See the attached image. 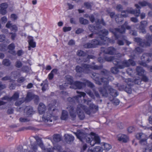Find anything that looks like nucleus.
<instances>
[{
	"instance_id": "nucleus-1",
	"label": "nucleus",
	"mask_w": 152,
	"mask_h": 152,
	"mask_svg": "<svg viewBox=\"0 0 152 152\" xmlns=\"http://www.w3.org/2000/svg\"><path fill=\"white\" fill-rule=\"evenodd\" d=\"M96 25L97 26L96 27L91 25H89V28L93 33L97 34L99 37L97 38V39L92 41L91 42V43H88L85 44L84 46L85 48H95L97 45L105 44L109 41V38L106 37L108 34V31L105 29L102 30L100 29L101 28L100 26H101L102 25H105V23L103 20H98V21H96Z\"/></svg>"
},
{
	"instance_id": "nucleus-2",
	"label": "nucleus",
	"mask_w": 152,
	"mask_h": 152,
	"mask_svg": "<svg viewBox=\"0 0 152 152\" xmlns=\"http://www.w3.org/2000/svg\"><path fill=\"white\" fill-rule=\"evenodd\" d=\"M81 102L83 104L84 103L85 104H87L89 106L88 108H86L85 106L81 104L77 105L76 110L74 109L73 107L68 106L67 108L69 111L70 115L72 118L75 117L77 114L79 118L82 120L85 117L84 111L89 115L91 113L94 112L98 109L97 107L92 104L90 101L84 99L83 101H81Z\"/></svg>"
},
{
	"instance_id": "nucleus-3",
	"label": "nucleus",
	"mask_w": 152,
	"mask_h": 152,
	"mask_svg": "<svg viewBox=\"0 0 152 152\" xmlns=\"http://www.w3.org/2000/svg\"><path fill=\"white\" fill-rule=\"evenodd\" d=\"M77 137L82 142L86 141L87 143H90L92 146L95 143H99L100 142L99 136L94 133L91 132V134L86 135L82 132L81 131H77L75 133Z\"/></svg>"
},
{
	"instance_id": "nucleus-4",
	"label": "nucleus",
	"mask_w": 152,
	"mask_h": 152,
	"mask_svg": "<svg viewBox=\"0 0 152 152\" xmlns=\"http://www.w3.org/2000/svg\"><path fill=\"white\" fill-rule=\"evenodd\" d=\"M110 77L111 78L110 79H107L105 78L101 79L102 82L105 83L106 85L103 89L102 90L100 89L99 91L103 96H107L108 93H109L113 96L116 97L118 95L116 91L112 89L111 86L107 85L108 81L110 80L111 81L113 79V78L112 77Z\"/></svg>"
},
{
	"instance_id": "nucleus-5",
	"label": "nucleus",
	"mask_w": 152,
	"mask_h": 152,
	"mask_svg": "<svg viewBox=\"0 0 152 152\" xmlns=\"http://www.w3.org/2000/svg\"><path fill=\"white\" fill-rule=\"evenodd\" d=\"M105 60L107 61H112L114 64L117 65V67L120 69H123L129 66V64L132 66H134L135 64V62L132 59H129L128 61L122 62L119 61L118 59L114 58L112 56L106 57Z\"/></svg>"
},
{
	"instance_id": "nucleus-6",
	"label": "nucleus",
	"mask_w": 152,
	"mask_h": 152,
	"mask_svg": "<svg viewBox=\"0 0 152 152\" xmlns=\"http://www.w3.org/2000/svg\"><path fill=\"white\" fill-rule=\"evenodd\" d=\"M137 138L140 140V142L142 145H145V147L143 150V152H152V143L148 144L146 140L147 137L142 133H137L136 135Z\"/></svg>"
},
{
	"instance_id": "nucleus-7",
	"label": "nucleus",
	"mask_w": 152,
	"mask_h": 152,
	"mask_svg": "<svg viewBox=\"0 0 152 152\" xmlns=\"http://www.w3.org/2000/svg\"><path fill=\"white\" fill-rule=\"evenodd\" d=\"M66 80L67 83V84L70 85L69 87L70 88L75 89L77 88L80 89L82 87L83 84V83L78 81L74 83L72 79V77L70 76H67L66 77ZM66 84V83H65L64 85V87L63 86H59L60 88L61 89H63L64 88H66V86H67Z\"/></svg>"
},
{
	"instance_id": "nucleus-8",
	"label": "nucleus",
	"mask_w": 152,
	"mask_h": 152,
	"mask_svg": "<svg viewBox=\"0 0 152 152\" xmlns=\"http://www.w3.org/2000/svg\"><path fill=\"white\" fill-rule=\"evenodd\" d=\"M99 69V67L96 65L91 66L84 64L82 65V67L77 66L76 70L77 72H83L85 73H88L91 69Z\"/></svg>"
},
{
	"instance_id": "nucleus-9",
	"label": "nucleus",
	"mask_w": 152,
	"mask_h": 152,
	"mask_svg": "<svg viewBox=\"0 0 152 152\" xmlns=\"http://www.w3.org/2000/svg\"><path fill=\"white\" fill-rule=\"evenodd\" d=\"M136 70L138 75L142 76V77L141 79L139 78L135 79L134 83L135 84H140L141 80L145 82L147 81L148 80V78L145 76L143 75L144 72V70L141 67H137Z\"/></svg>"
},
{
	"instance_id": "nucleus-10",
	"label": "nucleus",
	"mask_w": 152,
	"mask_h": 152,
	"mask_svg": "<svg viewBox=\"0 0 152 152\" xmlns=\"http://www.w3.org/2000/svg\"><path fill=\"white\" fill-rule=\"evenodd\" d=\"M129 13L134 14L136 16H138L140 13V11L138 10V11H135L131 8L126 11H122L121 12V15L122 16L126 17L128 15Z\"/></svg>"
},
{
	"instance_id": "nucleus-11",
	"label": "nucleus",
	"mask_w": 152,
	"mask_h": 152,
	"mask_svg": "<svg viewBox=\"0 0 152 152\" xmlns=\"http://www.w3.org/2000/svg\"><path fill=\"white\" fill-rule=\"evenodd\" d=\"M148 42L145 43H144L142 42L141 41V39L139 38H135L134 39V41L137 42L138 43V45L140 46L143 47L145 46H149L150 45V44L148 42H150L152 43V36L151 37H149L148 38Z\"/></svg>"
},
{
	"instance_id": "nucleus-12",
	"label": "nucleus",
	"mask_w": 152,
	"mask_h": 152,
	"mask_svg": "<svg viewBox=\"0 0 152 152\" xmlns=\"http://www.w3.org/2000/svg\"><path fill=\"white\" fill-rule=\"evenodd\" d=\"M127 23L126 22L124 24L121 26V29L116 28L115 29V32L113 31L116 37H117L116 35L118 33H122L124 32L125 28L127 29L130 28V27L129 26H127Z\"/></svg>"
},
{
	"instance_id": "nucleus-13",
	"label": "nucleus",
	"mask_w": 152,
	"mask_h": 152,
	"mask_svg": "<svg viewBox=\"0 0 152 152\" xmlns=\"http://www.w3.org/2000/svg\"><path fill=\"white\" fill-rule=\"evenodd\" d=\"M77 93L78 94L77 96L74 97L73 98H68V100L69 102H72L74 101L75 102H80L79 99L81 98V96H83V97L86 95L85 93L83 92H78L77 91Z\"/></svg>"
},
{
	"instance_id": "nucleus-14",
	"label": "nucleus",
	"mask_w": 152,
	"mask_h": 152,
	"mask_svg": "<svg viewBox=\"0 0 152 152\" xmlns=\"http://www.w3.org/2000/svg\"><path fill=\"white\" fill-rule=\"evenodd\" d=\"M53 118L54 117L52 116V115L49 112H46L43 115L42 119L43 121L45 122H51L52 121Z\"/></svg>"
},
{
	"instance_id": "nucleus-15",
	"label": "nucleus",
	"mask_w": 152,
	"mask_h": 152,
	"mask_svg": "<svg viewBox=\"0 0 152 152\" xmlns=\"http://www.w3.org/2000/svg\"><path fill=\"white\" fill-rule=\"evenodd\" d=\"M117 139L119 141L124 142H126L129 140L128 137L125 134H119L117 136Z\"/></svg>"
},
{
	"instance_id": "nucleus-16",
	"label": "nucleus",
	"mask_w": 152,
	"mask_h": 152,
	"mask_svg": "<svg viewBox=\"0 0 152 152\" xmlns=\"http://www.w3.org/2000/svg\"><path fill=\"white\" fill-rule=\"evenodd\" d=\"M33 99H35L37 101L39 98L37 96L31 93H28L26 99V102H28Z\"/></svg>"
},
{
	"instance_id": "nucleus-17",
	"label": "nucleus",
	"mask_w": 152,
	"mask_h": 152,
	"mask_svg": "<svg viewBox=\"0 0 152 152\" xmlns=\"http://www.w3.org/2000/svg\"><path fill=\"white\" fill-rule=\"evenodd\" d=\"M8 5L6 3H3L0 5V13L4 15L7 13L6 9L8 7Z\"/></svg>"
},
{
	"instance_id": "nucleus-18",
	"label": "nucleus",
	"mask_w": 152,
	"mask_h": 152,
	"mask_svg": "<svg viewBox=\"0 0 152 152\" xmlns=\"http://www.w3.org/2000/svg\"><path fill=\"white\" fill-rule=\"evenodd\" d=\"M19 97V94L18 93H15L13 96L11 97L10 98H9L7 96H5L3 98V99H5L9 101H12L13 100H15Z\"/></svg>"
},
{
	"instance_id": "nucleus-19",
	"label": "nucleus",
	"mask_w": 152,
	"mask_h": 152,
	"mask_svg": "<svg viewBox=\"0 0 152 152\" xmlns=\"http://www.w3.org/2000/svg\"><path fill=\"white\" fill-rule=\"evenodd\" d=\"M6 27L7 28H10V29L13 31L16 32L17 31V27L15 25H12V24L10 23V21H8L7 23Z\"/></svg>"
},
{
	"instance_id": "nucleus-20",
	"label": "nucleus",
	"mask_w": 152,
	"mask_h": 152,
	"mask_svg": "<svg viewBox=\"0 0 152 152\" xmlns=\"http://www.w3.org/2000/svg\"><path fill=\"white\" fill-rule=\"evenodd\" d=\"M24 111L26 115L28 116L33 114L34 113L32 108L30 106L27 107Z\"/></svg>"
},
{
	"instance_id": "nucleus-21",
	"label": "nucleus",
	"mask_w": 152,
	"mask_h": 152,
	"mask_svg": "<svg viewBox=\"0 0 152 152\" xmlns=\"http://www.w3.org/2000/svg\"><path fill=\"white\" fill-rule=\"evenodd\" d=\"M141 25L140 27V30L141 32L144 33L145 31V28L146 27L147 25V22L146 21H142L141 22Z\"/></svg>"
},
{
	"instance_id": "nucleus-22",
	"label": "nucleus",
	"mask_w": 152,
	"mask_h": 152,
	"mask_svg": "<svg viewBox=\"0 0 152 152\" xmlns=\"http://www.w3.org/2000/svg\"><path fill=\"white\" fill-rule=\"evenodd\" d=\"M28 42L29 46L32 48L36 47V43L33 40V38L31 37H28Z\"/></svg>"
},
{
	"instance_id": "nucleus-23",
	"label": "nucleus",
	"mask_w": 152,
	"mask_h": 152,
	"mask_svg": "<svg viewBox=\"0 0 152 152\" xmlns=\"http://www.w3.org/2000/svg\"><path fill=\"white\" fill-rule=\"evenodd\" d=\"M45 109V106L44 104L42 103H40L38 107V110L39 113L42 114L43 113Z\"/></svg>"
},
{
	"instance_id": "nucleus-24",
	"label": "nucleus",
	"mask_w": 152,
	"mask_h": 152,
	"mask_svg": "<svg viewBox=\"0 0 152 152\" xmlns=\"http://www.w3.org/2000/svg\"><path fill=\"white\" fill-rule=\"evenodd\" d=\"M65 139L66 142H70L73 141L74 139V137L70 134H66L65 135Z\"/></svg>"
},
{
	"instance_id": "nucleus-25",
	"label": "nucleus",
	"mask_w": 152,
	"mask_h": 152,
	"mask_svg": "<svg viewBox=\"0 0 152 152\" xmlns=\"http://www.w3.org/2000/svg\"><path fill=\"white\" fill-rule=\"evenodd\" d=\"M103 51L109 54H113L115 53V50L113 47H110L107 49H106Z\"/></svg>"
},
{
	"instance_id": "nucleus-26",
	"label": "nucleus",
	"mask_w": 152,
	"mask_h": 152,
	"mask_svg": "<svg viewBox=\"0 0 152 152\" xmlns=\"http://www.w3.org/2000/svg\"><path fill=\"white\" fill-rule=\"evenodd\" d=\"M15 46L14 44L12 43L8 47V49L9 50V52L12 54H14L15 53Z\"/></svg>"
},
{
	"instance_id": "nucleus-27",
	"label": "nucleus",
	"mask_w": 152,
	"mask_h": 152,
	"mask_svg": "<svg viewBox=\"0 0 152 152\" xmlns=\"http://www.w3.org/2000/svg\"><path fill=\"white\" fill-rule=\"evenodd\" d=\"M37 142V144L42 149L45 150L43 144V143L41 141V139L39 138L38 137H37L35 138Z\"/></svg>"
},
{
	"instance_id": "nucleus-28",
	"label": "nucleus",
	"mask_w": 152,
	"mask_h": 152,
	"mask_svg": "<svg viewBox=\"0 0 152 152\" xmlns=\"http://www.w3.org/2000/svg\"><path fill=\"white\" fill-rule=\"evenodd\" d=\"M68 117V114L67 112L65 110L62 111V115L61 117V119L63 120H66Z\"/></svg>"
},
{
	"instance_id": "nucleus-29",
	"label": "nucleus",
	"mask_w": 152,
	"mask_h": 152,
	"mask_svg": "<svg viewBox=\"0 0 152 152\" xmlns=\"http://www.w3.org/2000/svg\"><path fill=\"white\" fill-rule=\"evenodd\" d=\"M57 72V69H54L52 70L48 75V79L50 80H51L53 78L54 74H56Z\"/></svg>"
},
{
	"instance_id": "nucleus-30",
	"label": "nucleus",
	"mask_w": 152,
	"mask_h": 152,
	"mask_svg": "<svg viewBox=\"0 0 152 152\" xmlns=\"http://www.w3.org/2000/svg\"><path fill=\"white\" fill-rule=\"evenodd\" d=\"M61 137L59 134H55L53 136V142H58L61 140Z\"/></svg>"
},
{
	"instance_id": "nucleus-31",
	"label": "nucleus",
	"mask_w": 152,
	"mask_h": 152,
	"mask_svg": "<svg viewBox=\"0 0 152 152\" xmlns=\"http://www.w3.org/2000/svg\"><path fill=\"white\" fill-rule=\"evenodd\" d=\"M104 149L106 151H108L111 148V145L109 144L106 143H104L103 145Z\"/></svg>"
},
{
	"instance_id": "nucleus-32",
	"label": "nucleus",
	"mask_w": 152,
	"mask_h": 152,
	"mask_svg": "<svg viewBox=\"0 0 152 152\" xmlns=\"http://www.w3.org/2000/svg\"><path fill=\"white\" fill-rule=\"evenodd\" d=\"M80 22L82 24H86L88 23V21L86 19H84L83 18H81L79 19Z\"/></svg>"
},
{
	"instance_id": "nucleus-33",
	"label": "nucleus",
	"mask_w": 152,
	"mask_h": 152,
	"mask_svg": "<svg viewBox=\"0 0 152 152\" xmlns=\"http://www.w3.org/2000/svg\"><path fill=\"white\" fill-rule=\"evenodd\" d=\"M95 152H102L103 149L100 146H97L94 149Z\"/></svg>"
},
{
	"instance_id": "nucleus-34",
	"label": "nucleus",
	"mask_w": 152,
	"mask_h": 152,
	"mask_svg": "<svg viewBox=\"0 0 152 152\" xmlns=\"http://www.w3.org/2000/svg\"><path fill=\"white\" fill-rule=\"evenodd\" d=\"M3 64L6 66H8L10 65V63L8 60L4 59L3 62Z\"/></svg>"
},
{
	"instance_id": "nucleus-35",
	"label": "nucleus",
	"mask_w": 152,
	"mask_h": 152,
	"mask_svg": "<svg viewBox=\"0 0 152 152\" xmlns=\"http://www.w3.org/2000/svg\"><path fill=\"white\" fill-rule=\"evenodd\" d=\"M139 4L142 7L149 5V4L147 2L144 1L139 2Z\"/></svg>"
},
{
	"instance_id": "nucleus-36",
	"label": "nucleus",
	"mask_w": 152,
	"mask_h": 152,
	"mask_svg": "<svg viewBox=\"0 0 152 152\" xmlns=\"http://www.w3.org/2000/svg\"><path fill=\"white\" fill-rule=\"evenodd\" d=\"M85 53L81 50H78L77 52V54L79 56H85Z\"/></svg>"
},
{
	"instance_id": "nucleus-37",
	"label": "nucleus",
	"mask_w": 152,
	"mask_h": 152,
	"mask_svg": "<svg viewBox=\"0 0 152 152\" xmlns=\"http://www.w3.org/2000/svg\"><path fill=\"white\" fill-rule=\"evenodd\" d=\"M63 29L64 31L66 32L70 31L71 29V27H64Z\"/></svg>"
},
{
	"instance_id": "nucleus-38",
	"label": "nucleus",
	"mask_w": 152,
	"mask_h": 152,
	"mask_svg": "<svg viewBox=\"0 0 152 152\" xmlns=\"http://www.w3.org/2000/svg\"><path fill=\"white\" fill-rule=\"evenodd\" d=\"M111 72L114 74H116L118 72V69L116 67H113L111 69Z\"/></svg>"
},
{
	"instance_id": "nucleus-39",
	"label": "nucleus",
	"mask_w": 152,
	"mask_h": 152,
	"mask_svg": "<svg viewBox=\"0 0 152 152\" xmlns=\"http://www.w3.org/2000/svg\"><path fill=\"white\" fill-rule=\"evenodd\" d=\"M85 84L90 87H93L94 85L93 84L88 81H86L85 83Z\"/></svg>"
},
{
	"instance_id": "nucleus-40",
	"label": "nucleus",
	"mask_w": 152,
	"mask_h": 152,
	"mask_svg": "<svg viewBox=\"0 0 152 152\" xmlns=\"http://www.w3.org/2000/svg\"><path fill=\"white\" fill-rule=\"evenodd\" d=\"M7 48L6 45H0V50L2 51H5Z\"/></svg>"
},
{
	"instance_id": "nucleus-41",
	"label": "nucleus",
	"mask_w": 152,
	"mask_h": 152,
	"mask_svg": "<svg viewBox=\"0 0 152 152\" xmlns=\"http://www.w3.org/2000/svg\"><path fill=\"white\" fill-rule=\"evenodd\" d=\"M20 121L21 122H26L29 121L28 118H21L20 119Z\"/></svg>"
},
{
	"instance_id": "nucleus-42",
	"label": "nucleus",
	"mask_w": 152,
	"mask_h": 152,
	"mask_svg": "<svg viewBox=\"0 0 152 152\" xmlns=\"http://www.w3.org/2000/svg\"><path fill=\"white\" fill-rule=\"evenodd\" d=\"M134 128L133 126L129 127L127 129L128 132L129 133H131L134 131Z\"/></svg>"
},
{
	"instance_id": "nucleus-43",
	"label": "nucleus",
	"mask_w": 152,
	"mask_h": 152,
	"mask_svg": "<svg viewBox=\"0 0 152 152\" xmlns=\"http://www.w3.org/2000/svg\"><path fill=\"white\" fill-rule=\"evenodd\" d=\"M86 93L92 99L94 98V96L93 95V94L91 93V91L88 90L86 92Z\"/></svg>"
},
{
	"instance_id": "nucleus-44",
	"label": "nucleus",
	"mask_w": 152,
	"mask_h": 152,
	"mask_svg": "<svg viewBox=\"0 0 152 152\" xmlns=\"http://www.w3.org/2000/svg\"><path fill=\"white\" fill-rule=\"evenodd\" d=\"M7 21V19L5 17H4L2 18L1 19V21L2 23H5Z\"/></svg>"
},
{
	"instance_id": "nucleus-45",
	"label": "nucleus",
	"mask_w": 152,
	"mask_h": 152,
	"mask_svg": "<svg viewBox=\"0 0 152 152\" xmlns=\"http://www.w3.org/2000/svg\"><path fill=\"white\" fill-rule=\"evenodd\" d=\"M18 17L17 15L14 14H12L11 15V18L12 19L15 20L17 19Z\"/></svg>"
},
{
	"instance_id": "nucleus-46",
	"label": "nucleus",
	"mask_w": 152,
	"mask_h": 152,
	"mask_svg": "<svg viewBox=\"0 0 152 152\" xmlns=\"http://www.w3.org/2000/svg\"><path fill=\"white\" fill-rule=\"evenodd\" d=\"M25 80V79L23 77H21L19 78L18 80V82L19 83H21Z\"/></svg>"
},
{
	"instance_id": "nucleus-47",
	"label": "nucleus",
	"mask_w": 152,
	"mask_h": 152,
	"mask_svg": "<svg viewBox=\"0 0 152 152\" xmlns=\"http://www.w3.org/2000/svg\"><path fill=\"white\" fill-rule=\"evenodd\" d=\"M53 149L54 150L57 151H59L61 149V147L59 146H54Z\"/></svg>"
},
{
	"instance_id": "nucleus-48",
	"label": "nucleus",
	"mask_w": 152,
	"mask_h": 152,
	"mask_svg": "<svg viewBox=\"0 0 152 152\" xmlns=\"http://www.w3.org/2000/svg\"><path fill=\"white\" fill-rule=\"evenodd\" d=\"M67 4L68 7V8L69 10L72 9L74 7V5L70 3H67Z\"/></svg>"
},
{
	"instance_id": "nucleus-49",
	"label": "nucleus",
	"mask_w": 152,
	"mask_h": 152,
	"mask_svg": "<svg viewBox=\"0 0 152 152\" xmlns=\"http://www.w3.org/2000/svg\"><path fill=\"white\" fill-rule=\"evenodd\" d=\"M22 65L21 62L20 61H18L16 64V66L18 68L20 67Z\"/></svg>"
},
{
	"instance_id": "nucleus-50",
	"label": "nucleus",
	"mask_w": 152,
	"mask_h": 152,
	"mask_svg": "<svg viewBox=\"0 0 152 152\" xmlns=\"http://www.w3.org/2000/svg\"><path fill=\"white\" fill-rule=\"evenodd\" d=\"M83 31V30L81 28H79L77 29L76 31V33L77 34H80Z\"/></svg>"
},
{
	"instance_id": "nucleus-51",
	"label": "nucleus",
	"mask_w": 152,
	"mask_h": 152,
	"mask_svg": "<svg viewBox=\"0 0 152 152\" xmlns=\"http://www.w3.org/2000/svg\"><path fill=\"white\" fill-rule=\"evenodd\" d=\"M23 102V101H22V100H20L19 101H17L15 103V105L17 106H18L21 104Z\"/></svg>"
},
{
	"instance_id": "nucleus-52",
	"label": "nucleus",
	"mask_w": 152,
	"mask_h": 152,
	"mask_svg": "<svg viewBox=\"0 0 152 152\" xmlns=\"http://www.w3.org/2000/svg\"><path fill=\"white\" fill-rule=\"evenodd\" d=\"M48 88V85L47 84H45L44 85H43L42 88V91H45Z\"/></svg>"
},
{
	"instance_id": "nucleus-53",
	"label": "nucleus",
	"mask_w": 152,
	"mask_h": 152,
	"mask_svg": "<svg viewBox=\"0 0 152 152\" xmlns=\"http://www.w3.org/2000/svg\"><path fill=\"white\" fill-rule=\"evenodd\" d=\"M5 36L3 35H0V42H2L5 39Z\"/></svg>"
},
{
	"instance_id": "nucleus-54",
	"label": "nucleus",
	"mask_w": 152,
	"mask_h": 152,
	"mask_svg": "<svg viewBox=\"0 0 152 152\" xmlns=\"http://www.w3.org/2000/svg\"><path fill=\"white\" fill-rule=\"evenodd\" d=\"M86 148L87 145L86 144L83 145L82 148L81 149V152H83V151H84L86 149Z\"/></svg>"
},
{
	"instance_id": "nucleus-55",
	"label": "nucleus",
	"mask_w": 152,
	"mask_h": 152,
	"mask_svg": "<svg viewBox=\"0 0 152 152\" xmlns=\"http://www.w3.org/2000/svg\"><path fill=\"white\" fill-rule=\"evenodd\" d=\"M136 51L138 53H140L142 51V50L140 47H137L136 48Z\"/></svg>"
},
{
	"instance_id": "nucleus-56",
	"label": "nucleus",
	"mask_w": 152,
	"mask_h": 152,
	"mask_svg": "<svg viewBox=\"0 0 152 152\" xmlns=\"http://www.w3.org/2000/svg\"><path fill=\"white\" fill-rule=\"evenodd\" d=\"M116 9L118 11H121V10L122 9L121 6L120 5H118L116 7Z\"/></svg>"
},
{
	"instance_id": "nucleus-57",
	"label": "nucleus",
	"mask_w": 152,
	"mask_h": 152,
	"mask_svg": "<svg viewBox=\"0 0 152 152\" xmlns=\"http://www.w3.org/2000/svg\"><path fill=\"white\" fill-rule=\"evenodd\" d=\"M84 4V5L87 8H90L91 7V5L90 4L88 3H85Z\"/></svg>"
},
{
	"instance_id": "nucleus-58",
	"label": "nucleus",
	"mask_w": 152,
	"mask_h": 152,
	"mask_svg": "<svg viewBox=\"0 0 152 152\" xmlns=\"http://www.w3.org/2000/svg\"><path fill=\"white\" fill-rule=\"evenodd\" d=\"M12 75H15V76H14V78H17V77L19 75V73H17L16 72H14L12 73Z\"/></svg>"
},
{
	"instance_id": "nucleus-59",
	"label": "nucleus",
	"mask_w": 152,
	"mask_h": 152,
	"mask_svg": "<svg viewBox=\"0 0 152 152\" xmlns=\"http://www.w3.org/2000/svg\"><path fill=\"white\" fill-rule=\"evenodd\" d=\"M11 34H12L11 38L12 40H14L16 36V34L15 33H11Z\"/></svg>"
},
{
	"instance_id": "nucleus-60",
	"label": "nucleus",
	"mask_w": 152,
	"mask_h": 152,
	"mask_svg": "<svg viewBox=\"0 0 152 152\" xmlns=\"http://www.w3.org/2000/svg\"><path fill=\"white\" fill-rule=\"evenodd\" d=\"M131 20L132 21L134 22H137L138 20L137 19L135 18H131Z\"/></svg>"
},
{
	"instance_id": "nucleus-61",
	"label": "nucleus",
	"mask_w": 152,
	"mask_h": 152,
	"mask_svg": "<svg viewBox=\"0 0 152 152\" xmlns=\"http://www.w3.org/2000/svg\"><path fill=\"white\" fill-rule=\"evenodd\" d=\"M74 44V41L73 40H70L68 42V44L69 45H72Z\"/></svg>"
},
{
	"instance_id": "nucleus-62",
	"label": "nucleus",
	"mask_w": 152,
	"mask_h": 152,
	"mask_svg": "<svg viewBox=\"0 0 152 152\" xmlns=\"http://www.w3.org/2000/svg\"><path fill=\"white\" fill-rule=\"evenodd\" d=\"M89 18L91 21V22H93L94 20V18L93 16L92 15H91V16H89Z\"/></svg>"
},
{
	"instance_id": "nucleus-63",
	"label": "nucleus",
	"mask_w": 152,
	"mask_h": 152,
	"mask_svg": "<svg viewBox=\"0 0 152 152\" xmlns=\"http://www.w3.org/2000/svg\"><path fill=\"white\" fill-rule=\"evenodd\" d=\"M23 51L22 50H19L17 52L18 55L19 56H21L23 54Z\"/></svg>"
},
{
	"instance_id": "nucleus-64",
	"label": "nucleus",
	"mask_w": 152,
	"mask_h": 152,
	"mask_svg": "<svg viewBox=\"0 0 152 152\" xmlns=\"http://www.w3.org/2000/svg\"><path fill=\"white\" fill-rule=\"evenodd\" d=\"M149 123L152 124V115L149 117Z\"/></svg>"
}]
</instances>
